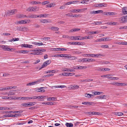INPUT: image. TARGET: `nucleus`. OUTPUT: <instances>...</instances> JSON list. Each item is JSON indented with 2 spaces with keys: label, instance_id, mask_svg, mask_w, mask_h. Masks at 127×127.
Here are the masks:
<instances>
[{
  "label": "nucleus",
  "instance_id": "1",
  "mask_svg": "<svg viewBox=\"0 0 127 127\" xmlns=\"http://www.w3.org/2000/svg\"><path fill=\"white\" fill-rule=\"evenodd\" d=\"M90 55V56L91 57H96V58H98L100 57L101 56H104V55L101 54H85L83 55V56H86V55Z\"/></svg>",
  "mask_w": 127,
  "mask_h": 127
},
{
  "label": "nucleus",
  "instance_id": "2",
  "mask_svg": "<svg viewBox=\"0 0 127 127\" xmlns=\"http://www.w3.org/2000/svg\"><path fill=\"white\" fill-rule=\"evenodd\" d=\"M16 9H13L10 10L8 11L7 12V13H6L5 15H4V16L5 17V15L9 16L12 15L15 13V11H16Z\"/></svg>",
  "mask_w": 127,
  "mask_h": 127
},
{
  "label": "nucleus",
  "instance_id": "3",
  "mask_svg": "<svg viewBox=\"0 0 127 127\" xmlns=\"http://www.w3.org/2000/svg\"><path fill=\"white\" fill-rule=\"evenodd\" d=\"M0 47H1L2 48L4 51H9L12 50V48H8V46L7 45H0Z\"/></svg>",
  "mask_w": 127,
  "mask_h": 127
},
{
  "label": "nucleus",
  "instance_id": "4",
  "mask_svg": "<svg viewBox=\"0 0 127 127\" xmlns=\"http://www.w3.org/2000/svg\"><path fill=\"white\" fill-rule=\"evenodd\" d=\"M17 30H19L21 31H27L28 29L26 27H17Z\"/></svg>",
  "mask_w": 127,
  "mask_h": 127
},
{
  "label": "nucleus",
  "instance_id": "5",
  "mask_svg": "<svg viewBox=\"0 0 127 127\" xmlns=\"http://www.w3.org/2000/svg\"><path fill=\"white\" fill-rule=\"evenodd\" d=\"M51 60H49L46 61L43 63L41 68H43L46 66L47 65L51 63Z\"/></svg>",
  "mask_w": 127,
  "mask_h": 127
},
{
  "label": "nucleus",
  "instance_id": "6",
  "mask_svg": "<svg viewBox=\"0 0 127 127\" xmlns=\"http://www.w3.org/2000/svg\"><path fill=\"white\" fill-rule=\"evenodd\" d=\"M62 71H63L67 72H75V70L73 69H70L68 68H65L62 69Z\"/></svg>",
  "mask_w": 127,
  "mask_h": 127
},
{
  "label": "nucleus",
  "instance_id": "7",
  "mask_svg": "<svg viewBox=\"0 0 127 127\" xmlns=\"http://www.w3.org/2000/svg\"><path fill=\"white\" fill-rule=\"evenodd\" d=\"M21 46L22 47L29 48H32L33 47V46L32 45L25 44H22Z\"/></svg>",
  "mask_w": 127,
  "mask_h": 127
},
{
  "label": "nucleus",
  "instance_id": "8",
  "mask_svg": "<svg viewBox=\"0 0 127 127\" xmlns=\"http://www.w3.org/2000/svg\"><path fill=\"white\" fill-rule=\"evenodd\" d=\"M120 19L122 21V23H126L127 22V15L122 17Z\"/></svg>",
  "mask_w": 127,
  "mask_h": 127
},
{
  "label": "nucleus",
  "instance_id": "9",
  "mask_svg": "<svg viewBox=\"0 0 127 127\" xmlns=\"http://www.w3.org/2000/svg\"><path fill=\"white\" fill-rule=\"evenodd\" d=\"M27 21H29V20H21L17 22V23L21 24H25L27 23Z\"/></svg>",
  "mask_w": 127,
  "mask_h": 127
},
{
  "label": "nucleus",
  "instance_id": "10",
  "mask_svg": "<svg viewBox=\"0 0 127 127\" xmlns=\"http://www.w3.org/2000/svg\"><path fill=\"white\" fill-rule=\"evenodd\" d=\"M103 11L102 10H98L96 11H93L90 12V13L91 14H96L100 13H102Z\"/></svg>",
  "mask_w": 127,
  "mask_h": 127
},
{
  "label": "nucleus",
  "instance_id": "11",
  "mask_svg": "<svg viewBox=\"0 0 127 127\" xmlns=\"http://www.w3.org/2000/svg\"><path fill=\"white\" fill-rule=\"evenodd\" d=\"M35 52L31 53L32 54L35 55H41L42 54L41 52H40V50H34Z\"/></svg>",
  "mask_w": 127,
  "mask_h": 127
},
{
  "label": "nucleus",
  "instance_id": "12",
  "mask_svg": "<svg viewBox=\"0 0 127 127\" xmlns=\"http://www.w3.org/2000/svg\"><path fill=\"white\" fill-rule=\"evenodd\" d=\"M93 103V102L83 101L82 102V104L84 105H90Z\"/></svg>",
  "mask_w": 127,
  "mask_h": 127
},
{
  "label": "nucleus",
  "instance_id": "13",
  "mask_svg": "<svg viewBox=\"0 0 127 127\" xmlns=\"http://www.w3.org/2000/svg\"><path fill=\"white\" fill-rule=\"evenodd\" d=\"M122 12L124 14H127V7H125L123 8Z\"/></svg>",
  "mask_w": 127,
  "mask_h": 127
},
{
  "label": "nucleus",
  "instance_id": "14",
  "mask_svg": "<svg viewBox=\"0 0 127 127\" xmlns=\"http://www.w3.org/2000/svg\"><path fill=\"white\" fill-rule=\"evenodd\" d=\"M77 36H70L69 39L72 40H78V39H79L77 38Z\"/></svg>",
  "mask_w": 127,
  "mask_h": 127
},
{
  "label": "nucleus",
  "instance_id": "15",
  "mask_svg": "<svg viewBox=\"0 0 127 127\" xmlns=\"http://www.w3.org/2000/svg\"><path fill=\"white\" fill-rule=\"evenodd\" d=\"M14 91L11 90L8 93V96H11L15 95V93L14 92Z\"/></svg>",
  "mask_w": 127,
  "mask_h": 127
},
{
  "label": "nucleus",
  "instance_id": "16",
  "mask_svg": "<svg viewBox=\"0 0 127 127\" xmlns=\"http://www.w3.org/2000/svg\"><path fill=\"white\" fill-rule=\"evenodd\" d=\"M40 22L44 23H50V20L47 19H43L40 20Z\"/></svg>",
  "mask_w": 127,
  "mask_h": 127
},
{
  "label": "nucleus",
  "instance_id": "17",
  "mask_svg": "<svg viewBox=\"0 0 127 127\" xmlns=\"http://www.w3.org/2000/svg\"><path fill=\"white\" fill-rule=\"evenodd\" d=\"M99 33H100V32L98 31L95 32H88V34H93L96 33L98 34Z\"/></svg>",
  "mask_w": 127,
  "mask_h": 127
},
{
  "label": "nucleus",
  "instance_id": "18",
  "mask_svg": "<svg viewBox=\"0 0 127 127\" xmlns=\"http://www.w3.org/2000/svg\"><path fill=\"white\" fill-rule=\"evenodd\" d=\"M30 3L32 4H39L41 3V2H37L35 1H32L30 2Z\"/></svg>",
  "mask_w": 127,
  "mask_h": 127
},
{
  "label": "nucleus",
  "instance_id": "19",
  "mask_svg": "<svg viewBox=\"0 0 127 127\" xmlns=\"http://www.w3.org/2000/svg\"><path fill=\"white\" fill-rule=\"evenodd\" d=\"M37 82V81L32 82L30 83H29L27 84V86H31L35 85Z\"/></svg>",
  "mask_w": 127,
  "mask_h": 127
},
{
  "label": "nucleus",
  "instance_id": "20",
  "mask_svg": "<svg viewBox=\"0 0 127 127\" xmlns=\"http://www.w3.org/2000/svg\"><path fill=\"white\" fill-rule=\"evenodd\" d=\"M32 11H37L39 10V7L37 6L32 7Z\"/></svg>",
  "mask_w": 127,
  "mask_h": 127
},
{
  "label": "nucleus",
  "instance_id": "21",
  "mask_svg": "<svg viewBox=\"0 0 127 127\" xmlns=\"http://www.w3.org/2000/svg\"><path fill=\"white\" fill-rule=\"evenodd\" d=\"M77 68L79 69H85L87 68V67L86 66H81L79 65L77 66Z\"/></svg>",
  "mask_w": 127,
  "mask_h": 127
},
{
  "label": "nucleus",
  "instance_id": "22",
  "mask_svg": "<svg viewBox=\"0 0 127 127\" xmlns=\"http://www.w3.org/2000/svg\"><path fill=\"white\" fill-rule=\"evenodd\" d=\"M48 15L47 14H41L38 15H37V17H46Z\"/></svg>",
  "mask_w": 127,
  "mask_h": 127
},
{
  "label": "nucleus",
  "instance_id": "23",
  "mask_svg": "<svg viewBox=\"0 0 127 127\" xmlns=\"http://www.w3.org/2000/svg\"><path fill=\"white\" fill-rule=\"evenodd\" d=\"M108 79L109 80H117L118 79V78L117 77L108 76Z\"/></svg>",
  "mask_w": 127,
  "mask_h": 127
},
{
  "label": "nucleus",
  "instance_id": "24",
  "mask_svg": "<svg viewBox=\"0 0 127 127\" xmlns=\"http://www.w3.org/2000/svg\"><path fill=\"white\" fill-rule=\"evenodd\" d=\"M66 55H67V54H58V55H55V57H64Z\"/></svg>",
  "mask_w": 127,
  "mask_h": 127
},
{
  "label": "nucleus",
  "instance_id": "25",
  "mask_svg": "<svg viewBox=\"0 0 127 127\" xmlns=\"http://www.w3.org/2000/svg\"><path fill=\"white\" fill-rule=\"evenodd\" d=\"M65 125L67 127H72L73 126V124L71 123H66L65 124Z\"/></svg>",
  "mask_w": 127,
  "mask_h": 127
},
{
  "label": "nucleus",
  "instance_id": "26",
  "mask_svg": "<svg viewBox=\"0 0 127 127\" xmlns=\"http://www.w3.org/2000/svg\"><path fill=\"white\" fill-rule=\"evenodd\" d=\"M114 114L115 115L118 116H122L123 115V114L122 112H115Z\"/></svg>",
  "mask_w": 127,
  "mask_h": 127
},
{
  "label": "nucleus",
  "instance_id": "27",
  "mask_svg": "<svg viewBox=\"0 0 127 127\" xmlns=\"http://www.w3.org/2000/svg\"><path fill=\"white\" fill-rule=\"evenodd\" d=\"M105 96L104 95H101L97 96V99H103L104 98Z\"/></svg>",
  "mask_w": 127,
  "mask_h": 127
},
{
  "label": "nucleus",
  "instance_id": "28",
  "mask_svg": "<svg viewBox=\"0 0 127 127\" xmlns=\"http://www.w3.org/2000/svg\"><path fill=\"white\" fill-rule=\"evenodd\" d=\"M33 44L38 46H41L43 45V44L42 42L38 43L35 42H33Z\"/></svg>",
  "mask_w": 127,
  "mask_h": 127
},
{
  "label": "nucleus",
  "instance_id": "29",
  "mask_svg": "<svg viewBox=\"0 0 127 127\" xmlns=\"http://www.w3.org/2000/svg\"><path fill=\"white\" fill-rule=\"evenodd\" d=\"M55 70H48L47 71H45V73H54L55 72Z\"/></svg>",
  "mask_w": 127,
  "mask_h": 127
},
{
  "label": "nucleus",
  "instance_id": "30",
  "mask_svg": "<svg viewBox=\"0 0 127 127\" xmlns=\"http://www.w3.org/2000/svg\"><path fill=\"white\" fill-rule=\"evenodd\" d=\"M14 87H11V86H8L7 87L5 88H4V90H7L9 89H11L13 88H15Z\"/></svg>",
  "mask_w": 127,
  "mask_h": 127
},
{
  "label": "nucleus",
  "instance_id": "31",
  "mask_svg": "<svg viewBox=\"0 0 127 127\" xmlns=\"http://www.w3.org/2000/svg\"><path fill=\"white\" fill-rule=\"evenodd\" d=\"M49 99L50 101L51 100L52 101H56L57 100V98L54 97H50L48 98V100Z\"/></svg>",
  "mask_w": 127,
  "mask_h": 127
},
{
  "label": "nucleus",
  "instance_id": "32",
  "mask_svg": "<svg viewBox=\"0 0 127 127\" xmlns=\"http://www.w3.org/2000/svg\"><path fill=\"white\" fill-rule=\"evenodd\" d=\"M51 29L52 30L57 31L59 30V28L57 27H51Z\"/></svg>",
  "mask_w": 127,
  "mask_h": 127
},
{
  "label": "nucleus",
  "instance_id": "33",
  "mask_svg": "<svg viewBox=\"0 0 127 127\" xmlns=\"http://www.w3.org/2000/svg\"><path fill=\"white\" fill-rule=\"evenodd\" d=\"M85 96L86 97L91 98L92 96H93V95L90 94H85Z\"/></svg>",
  "mask_w": 127,
  "mask_h": 127
},
{
  "label": "nucleus",
  "instance_id": "34",
  "mask_svg": "<svg viewBox=\"0 0 127 127\" xmlns=\"http://www.w3.org/2000/svg\"><path fill=\"white\" fill-rule=\"evenodd\" d=\"M42 104H43L47 105H52L53 104L51 102H43Z\"/></svg>",
  "mask_w": 127,
  "mask_h": 127
},
{
  "label": "nucleus",
  "instance_id": "35",
  "mask_svg": "<svg viewBox=\"0 0 127 127\" xmlns=\"http://www.w3.org/2000/svg\"><path fill=\"white\" fill-rule=\"evenodd\" d=\"M3 116L4 117H13V114H6L4 115Z\"/></svg>",
  "mask_w": 127,
  "mask_h": 127
},
{
  "label": "nucleus",
  "instance_id": "36",
  "mask_svg": "<svg viewBox=\"0 0 127 127\" xmlns=\"http://www.w3.org/2000/svg\"><path fill=\"white\" fill-rule=\"evenodd\" d=\"M95 61V59H93L91 58L90 59L87 58L86 60V62H92L94 61Z\"/></svg>",
  "mask_w": 127,
  "mask_h": 127
},
{
  "label": "nucleus",
  "instance_id": "37",
  "mask_svg": "<svg viewBox=\"0 0 127 127\" xmlns=\"http://www.w3.org/2000/svg\"><path fill=\"white\" fill-rule=\"evenodd\" d=\"M87 58H83L81 59H79L78 60L79 62H86Z\"/></svg>",
  "mask_w": 127,
  "mask_h": 127
},
{
  "label": "nucleus",
  "instance_id": "38",
  "mask_svg": "<svg viewBox=\"0 0 127 127\" xmlns=\"http://www.w3.org/2000/svg\"><path fill=\"white\" fill-rule=\"evenodd\" d=\"M93 79H87L83 80H81V82H83L85 81L89 82L93 81Z\"/></svg>",
  "mask_w": 127,
  "mask_h": 127
},
{
  "label": "nucleus",
  "instance_id": "39",
  "mask_svg": "<svg viewBox=\"0 0 127 127\" xmlns=\"http://www.w3.org/2000/svg\"><path fill=\"white\" fill-rule=\"evenodd\" d=\"M102 93V92L95 91L94 93V94L95 95H100Z\"/></svg>",
  "mask_w": 127,
  "mask_h": 127
},
{
  "label": "nucleus",
  "instance_id": "40",
  "mask_svg": "<svg viewBox=\"0 0 127 127\" xmlns=\"http://www.w3.org/2000/svg\"><path fill=\"white\" fill-rule=\"evenodd\" d=\"M19 40V39L18 38H16L15 39L13 38V39L9 40L8 41L9 42H12V41H16Z\"/></svg>",
  "mask_w": 127,
  "mask_h": 127
},
{
  "label": "nucleus",
  "instance_id": "41",
  "mask_svg": "<svg viewBox=\"0 0 127 127\" xmlns=\"http://www.w3.org/2000/svg\"><path fill=\"white\" fill-rule=\"evenodd\" d=\"M104 68H97L95 69V70H96L99 71H104Z\"/></svg>",
  "mask_w": 127,
  "mask_h": 127
},
{
  "label": "nucleus",
  "instance_id": "42",
  "mask_svg": "<svg viewBox=\"0 0 127 127\" xmlns=\"http://www.w3.org/2000/svg\"><path fill=\"white\" fill-rule=\"evenodd\" d=\"M54 3H50L49 4H48L46 5V6L47 7H51L53 5H55L54 4Z\"/></svg>",
  "mask_w": 127,
  "mask_h": 127
},
{
  "label": "nucleus",
  "instance_id": "43",
  "mask_svg": "<svg viewBox=\"0 0 127 127\" xmlns=\"http://www.w3.org/2000/svg\"><path fill=\"white\" fill-rule=\"evenodd\" d=\"M19 97L20 98L19 99H20L28 100V97Z\"/></svg>",
  "mask_w": 127,
  "mask_h": 127
},
{
  "label": "nucleus",
  "instance_id": "44",
  "mask_svg": "<svg viewBox=\"0 0 127 127\" xmlns=\"http://www.w3.org/2000/svg\"><path fill=\"white\" fill-rule=\"evenodd\" d=\"M34 102H30L28 103V106H32L34 105L33 104Z\"/></svg>",
  "mask_w": 127,
  "mask_h": 127
},
{
  "label": "nucleus",
  "instance_id": "45",
  "mask_svg": "<svg viewBox=\"0 0 127 127\" xmlns=\"http://www.w3.org/2000/svg\"><path fill=\"white\" fill-rule=\"evenodd\" d=\"M11 98V99H18L20 98V97H17L16 98L15 97H9V98Z\"/></svg>",
  "mask_w": 127,
  "mask_h": 127
},
{
  "label": "nucleus",
  "instance_id": "46",
  "mask_svg": "<svg viewBox=\"0 0 127 127\" xmlns=\"http://www.w3.org/2000/svg\"><path fill=\"white\" fill-rule=\"evenodd\" d=\"M89 1V0H82L80 3H81L84 4L86 2H88Z\"/></svg>",
  "mask_w": 127,
  "mask_h": 127
},
{
  "label": "nucleus",
  "instance_id": "47",
  "mask_svg": "<svg viewBox=\"0 0 127 127\" xmlns=\"http://www.w3.org/2000/svg\"><path fill=\"white\" fill-rule=\"evenodd\" d=\"M30 17L31 18H37V17L36 15L32 14L30 15Z\"/></svg>",
  "mask_w": 127,
  "mask_h": 127
},
{
  "label": "nucleus",
  "instance_id": "48",
  "mask_svg": "<svg viewBox=\"0 0 127 127\" xmlns=\"http://www.w3.org/2000/svg\"><path fill=\"white\" fill-rule=\"evenodd\" d=\"M25 17H26V15L23 14H20L19 16V17L20 18H24Z\"/></svg>",
  "mask_w": 127,
  "mask_h": 127
},
{
  "label": "nucleus",
  "instance_id": "49",
  "mask_svg": "<svg viewBox=\"0 0 127 127\" xmlns=\"http://www.w3.org/2000/svg\"><path fill=\"white\" fill-rule=\"evenodd\" d=\"M32 7H29L26 9V11H32Z\"/></svg>",
  "mask_w": 127,
  "mask_h": 127
},
{
  "label": "nucleus",
  "instance_id": "50",
  "mask_svg": "<svg viewBox=\"0 0 127 127\" xmlns=\"http://www.w3.org/2000/svg\"><path fill=\"white\" fill-rule=\"evenodd\" d=\"M49 3V1H44L43 2H42L41 3L43 5H45L46 4H47Z\"/></svg>",
  "mask_w": 127,
  "mask_h": 127
},
{
  "label": "nucleus",
  "instance_id": "51",
  "mask_svg": "<svg viewBox=\"0 0 127 127\" xmlns=\"http://www.w3.org/2000/svg\"><path fill=\"white\" fill-rule=\"evenodd\" d=\"M99 7H102L104 6V5L105 4L104 3H100L98 4Z\"/></svg>",
  "mask_w": 127,
  "mask_h": 127
},
{
  "label": "nucleus",
  "instance_id": "52",
  "mask_svg": "<svg viewBox=\"0 0 127 127\" xmlns=\"http://www.w3.org/2000/svg\"><path fill=\"white\" fill-rule=\"evenodd\" d=\"M101 47L104 48H108L109 47L108 45H101Z\"/></svg>",
  "mask_w": 127,
  "mask_h": 127
},
{
  "label": "nucleus",
  "instance_id": "53",
  "mask_svg": "<svg viewBox=\"0 0 127 127\" xmlns=\"http://www.w3.org/2000/svg\"><path fill=\"white\" fill-rule=\"evenodd\" d=\"M7 107H0V110H5L6 109H9V108L7 109Z\"/></svg>",
  "mask_w": 127,
  "mask_h": 127
},
{
  "label": "nucleus",
  "instance_id": "54",
  "mask_svg": "<svg viewBox=\"0 0 127 127\" xmlns=\"http://www.w3.org/2000/svg\"><path fill=\"white\" fill-rule=\"evenodd\" d=\"M63 37L64 38H68L69 39L70 36H69L67 35H63Z\"/></svg>",
  "mask_w": 127,
  "mask_h": 127
},
{
  "label": "nucleus",
  "instance_id": "55",
  "mask_svg": "<svg viewBox=\"0 0 127 127\" xmlns=\"http://www.w3.org/2000/svg\"><path fill=\"white\" fill-rule=\"evenodd\" d=\"M45 97V96H37L38 98L39 99H43Z\"/></svg>",
  "mask_w": 127,
  "mask_h": 127
},
{
  "label": "nucleus",
  "instance_id": "56",
  "mask_svg": "<svg viewBox=\"0 0 127 127\" xmlns=\"http://www.w3.org/2000/svg\"><path fill=\"white\" fill-rule=\"evenodd\" d=\"M73 52V53H75L76 54H79L81 53V52H80L79 51H74Z\"/></svg>",
  "mask_w": 127,
  "mask_h": 127
},
{
  "label": "nucleus",
  "instance_id": "57",
  "mask_svg": "<svg viewBox=\"0 0 127 127\" xmlns=\"http://www.w3.org/2000/svg\"><path fill=\"white\" fill-rule=\"evenodd\" d=\"M20 116V115L19 114H16L15 115L13 114V117H17Z\"/></svg>",
  "mask_w": 127,
  "mask_h": 127
},
{
  "label": "nucleus",
  "instance_id": "58",
  "mask_svg": "<svg viewBox=\"0 0 127 127\" xmlns=\"http://www.w3.org/2000/svg\"><path fill=\"white\" fill-rule=\"evenodd\" d=\"M5 113L8 114H13V111H5Z\"/></svg>",
  "mask_w": 127,
  "mask_h": 127
},
{
  "label": "nucleus",
  "instance_id": "59",
  "mask_svg": "<svg viewBox=\"0 0 127 127\" xmlns=\"http://www.w3.org/2000/svg\"><path fill=\"white\" fill-rule=\"evenodd\" d=\"M77 59V58L76 57L73 56H71L70 57V59L71 60H75Z\"/></svg>",
  "mask_w": 127,
  "mask_h": 127
},
{
  "label": "nucleus",
  "instance_id": "60",
  "mask_svg": "<svg viewBox=\"0 0 127 127\" xmlns=\"http://www.w3.org/2000/svg\"><path fill=\"white\" fill-rule=\"evenodd\" d=\"M89 36H85V37H83L82 40H84V39H89Z\"/></svg>",
  "mask_w": 127,
  "mask_h": 127
},
{
  "label": "nucleus",
  "instance_id": "61",
  "mask_svg": "<svg viewBox=\"0 0 127 127\" xmlns=\"http://www.w3.org/2000/svg\"><path fill=\"white\" fill-rule=\"evenodd\" d=\"M9 74L8 73H4L3 74V76L4 77H7L9 75Z\"/></svg>",
  "mask_w": 127,
  "mask_h": 127
},
{
  "label": "nucleus",
  "instance_id": "62",
  "mask_svg": "<svg viewBox=\"0 0 127 127\" xmlns=\"http://www.w3.org/2000/svg\"><path fill=\"white\" fill-rule=\"evenodd\" d=\"M73 87L74 89H77L79 88V86L77 85H74L73 86Z\"/></svg>",
  "mask_w": 127,
  "mask_h": 127
},
{
  "label": "nucleus",
  "instance_id": "63",
  "mask_svg": "<svg viewBox=\"0 0 127 127\" xmlns=\"http://www.w3.org/2000/svg\"><path fill=\"white\" fill-rule=\"evenodd\" d=\"M77 38H78L79 39H78V40H82V38L83 37H81V36H77Z\"/></svg>",
  "mask_w": 127,
  "mask_h": 127
},
{
  "label": "nucleus",
  "instance_id": "64",
  "mask_svg": "<svg viewBox=\"0 0 127 127\" xmlns=\"http://www.w3.org/2000/svg\"><path fill=\"white\" fill-rule=\"evenodd\" d=\"M34 27L36 28H37L40 27V26L37 24H34Z\"/></svg>",
  "mask_w": 127,
  "mask_h": 127
}]
</instances>
